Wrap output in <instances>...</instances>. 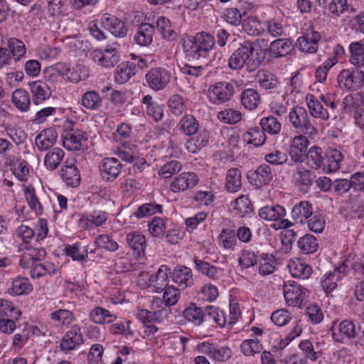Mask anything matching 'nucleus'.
Instances as JSON below:
<instances>
[{"label":"nucleus","mask_w":364,"mask_h":364,"mask_svg":"<svg viewBox=\"0 0 364 364\" xmlns=\"http://www.w3.org/2000/svg\"><path fill=\"white\" fill-rule=\"evenodd\" d=\"M217 117L221 122L235 124L242 119L240 111L232 108H226L218 112Z\"/></svg>","instance_id":"obj_54"},{"label":"nucleus","mask_w":364,"mask_h":364,"mask_svg":"<svg viewBox=\"0 0 364 364\" xmlns=\"http://www.w3.org/2000/svg\"><path fill=\"white\" fill-rule=\"evenodd\" d=\"M6 48H8L11 56L15 62L21 60L26 53L24 43L16 38H9Z\"/></svg>","instance_id":"obj_39"},{"label":"nucleus","mask_w":364,"mask_h":364,"mask_svg":"<svg viewBox=\"0 0 364 364\" xmlns=\"http://www.w3.org/2000/svg\"><path fill=\"white\" fill-rule=\"evenodd\" d=\"M149 232L153 237H161L166 232L167 222L166 219L155 217L148 225Z\"/></svg>","instance_id":"obj_62"},{"label":"nucleus","mask_w":364,"mask_h":364,"mask_svg":"<svg viewBox=\"0 0 364 364\" xmlns=\"http://www.w3.org/2000/svg\"><path fill=\"white\" fill-rule=\"evenodd\" d=\"M136 65L132 62L127 61L120 63L114 71V81L119 84L127 82L136 73Z\"/></svg>","instance_id":"obj_30"},{"label":"nucleus","mask_w":364,"mask_h":364,"mask_svg":"<svg viewBox=\"0 0 364 364\" xmlns=\"http://www.w3.org/2000/svg\"><path fill=\"white\" fill-rule=\"evenodd\" d=\"M108 218V213L104 210H96L92 212H85L80 217L78 225L85 230L90 231L103 227Z\"/></svg>","instance_id":"obj_10"},{"label":"nucleus","mask_w":364,"mask_h":364,"mask_svg":"<svg viewBox=\"0 0 364 364\" xmlns=\"http://www.w3.org/2000/svg\"><path fill=\"white\" fill-rule=\"evenodd\" d=\"M338 83L341 89L358 90L364 85V72L358 68L343 70L338 76Z\"/></svg>","instance_id":"obj_8"},{"label":"nucleus","mask_w":364,"mask_h":364,"mask_svg":"<svg viewBox=\"0 0 364 364\" xmlns=\"http://www.w3.org/2000/svg\"><path fill=\"white\" fill-rule=\"evenodd\" d=\"M58 135L53 128L43 130L35 139V143L40 151H46L52 147L57 139Z\"/></svg>","instance_id":"obj_29"},{"label":"nucleus","mask_w":364,"mask_h":364,"mask_svg":"<svg viewBox=\"0 0 364 364\" xmlns=\"http://www.w3.org/2000/svg\"><path fill=\"white\" fill-rule=\"evenodd\" d=\"M89 245H86L82 250L78 243L73 245H67L65 247L64 251L66 255L72 257L73 260L83 261L87 257L88 252H94V250H89Z\"/></svg>","instance_id":"obj_48"},{"label":"nucleus","mask_w":364,"mask_h":364,"mask_svg":"<svg viewBox=\"0 0 364 364\" xmlns=\"http://www.w3.org/2000/svg\"><path fill=\"white\" fill-rule=\"evenodd\" d=\"M141 103L145 106L147 115L156 122H160L164 117V107L154 101L151 95H145L141 99Z\"/></svg>","instance_id":"obj_27"},{"label":"nucleus","mask_w":364,"mask_h":364,"mask_svg":"<svg viewBox=\"0 0 364 364\" xmlns=\"http://www.w3.org/2000/svg\"><path fill=\"white\" fill-rule=\"evenodd\" d=\"M273 177L272 168L267 164L259 166L248 176L250 183L257 187L269 184L272 181Z\"/></svg>","instance_id":"obj_19"},{"label":"nucleus","mask_w":364,"mask_h":364,"mask_svg":"<svg viewBox=\"0 0 364 364\" xmlns=\"http://www.w3.org/2000/svg\"><path fill=\"white\" fill-rule=\"evenodd\" d=\"M309 164L312 168H318L323 162L322 149L317 146H313L306 153Z\"/></svg>","instance_id":"obj_60"},{"label":"nucleus","mask_w":364,"mask_h":364,"mask_svg":"<svg viewBox=\"0 0 364 364\" xmlns=\"http://www.w3.org/2000/svg\"><path fill=\"white\" fill-rule=\"evenodd\" d=\"M288 117L293 127L300 130L304 134L312 136L316 133V129L310 122L308 113L305 108L294 106L291 108Z\"/></svg>","instance_id":"obj_6"},{"label":"nucleus","mask_w":364,"mask_h":364,"mask_svg":"<svg viewBox=\"0 0 364 364\" xmlns=\"http://www.w3.org/2000/svg\"><path fill=\"white\" fill-rule=\"evenodd\" d=\"M12 103L21 112H27L31 105L29 93L21 88L16 89L12 95Z\"/></svg>","instance_id":"obj_40"},{"label":"nucleus","mask_w":364,"mask_h":364,"mask_svg":"<svg viewBox=\"0 0 364 364\" xmlns=\"http://www.w3.org/2000/svg\"><path fill=\"white\" fill-rule=\"evenodd\" d=\"M209 134L206 129L200 130L198 134L190 138L186 143V150L192 154H196L208 143Z\"/></svg>","instance_id":"obj_31"},{"label":"nucleus","mask_w":364,"mask_h":364,"mask_svg":"<svg viewBox=\"0 0 364 364\" xmlns=\"http://www.w3.org/2000/svg\"><path fill=\"white\" fill-rule=\"evenodd\" d=\"M100 24L116 37L122 38L127 35L125 23L114 15L102 14L100 18Z\"/></svg>","instance_id":"obj_17"},{"label":"nucleus","mask_w":364,"mask_h":364,"mask_svg":"<svg viewBox=\"0 0 364 364\" xmlns=\"http://www.w3.org/2000/svg\"><path fill=\"white\" fill-rule=\"evenodd\" d=\"M33 287L26 277H17L12 281L9 293L11 295L19 296L29 294Z\"/></svg>","instance_id":"obj_47"},{"label":"nucleus","mask_w":364,"mask_h":364,"mask_svg":"<svg viewBox=\"0 0 364 364\" xmlns=\"http://www.w3.org/2000/svg\"><path fill=\"white\" fill-rule=\"evenodd\" d=\"M350 63L358 67L364 66V42H352L349 45Z\"/></svg>","instance_id":"obj_41"},{"label":"nucleus","mask_w":364,"mask_h":364,"mask_svg":"<svg viewBox=\"0 0 364 364\" xmlns=\"http://www.w3.org/2000/svg\"><path fill=\"white\" fill-rule=\"evenodd\" d=\"M283 294L289 306H300L309 291L294 281H287L284 283Z\"/></svg>","instance_id":"obj_7"},{"label":"nucleus","mask_w":364,"mask_h":364,"mask_svg":"<svg viewBox=\"0 0 364 364\" xmlns=\"http://www.w3.org/2000/svg\"><path fill=\"white\" fill-rule=\"evenodd\" d=\"M46 255V252L42 247H27L21 256L19 265L22 268H28L31 264L43 259Z\"/></svg>","instance_id":"obj_24"},{"label":"nucleus","mask_w":364,"mask_h":364,"mask_svg":"<svg viewBox=\"0 0 364 364\" xmlns=\"http://www.w3.org/2000/svg\"><path fill=\"white\" fill-rule=\"evenodd\" d=\"M242 138L244 142L255 146H262L266 141L264 133L259 127L250 129L242 134Z\"/></svg>","instance_id":"obj_45"},{"label":"nucleus","mask_w":364,"mask_h":364,"mask_svg":"<svg viewBox=\"0 0 364 364\" xmlns=\"http://www.w3.org/2000/svg\"><path fill=\"white\" fill-rule=\"evenodd\" d=\"M90 319L95 323H109L117 319V316L109 311L97 306L93 309L90 313Z\"/></svg>","instance_id":"obj_44"},{"label":"nucleus","mask_w":364,"mask_h":364,"mask_svg":"<svg viewBox=\"0 0 364 364\" xmlns=\"http://www.w3.org/2000/svg\"><path fill=\"white\" fill-rule=\"evenodd\" d=\"M87 139V134L80 129L65 130L62 135L63 146L69 151L80 150Z\"/></svg>","instance_id":"obj_15"},{"label":"nucleus","mask_w":364,"mask_h":364,"mask_svg":"<svg viewBox=\"0 0 364 364\" xmlns=\"http://www.w3.org/2000/svg\"><path fill=\"white\" fill-rule=\"evenodd\" d=\"M259 102V95L254 89L245 90L241 94V103L247 109L252 110L256 109Z\"/></svg>","instance_id":"obj_50"},{"label":"nucleus","mask_w":364,"mask_h":364,"mask_svg":"<svg viewBox=\"0 0 364 364\" xmlns=\"http://www.w3.org/2000/svg\"><path fill=\"white\" fill-rule=\"evenodd\" d=\"M219 245L225 250H233L237 245L235 232L229 229L223 230L218 237Z\"/></svg>","instance_id":"obj_55"},{"label":"nucleus","mask_w":364,"mask_h":364,"mask_svg":"<svg viewBox=\"0 0 364 364\" xmlns=\"http://www.w3.org/2000/svg\"><path fill=\"white\" fill-rule=\"evenodd\" d=\"M122 166L115 158H105L100 165V171L102 177L107 181L115 180L121 173Z\"/></svg>","instance_id":"obj_18"},{"label":"nucleus","mask_w":364,"mask_h":364,"mask_svg":"<svg viewBox=\"0 0 364 364\" xmlns=\"http://www.w3.org/2000/svg\"><path fill=\"white\" fill-rule=\"evenodd\" d=\"M184 317L189 321L196 325H200L203 323L204 313L201 308L192 304L187 307L183 311Z\"/></svg>","instance_id":"obj_61"},{"label":"nucleus","mask_w":364,"mask_h":364,"mask_svg":"<svg viewBox=\"0 0 364 364\" xmlns=\"http://www.w3.org/2000/svg\"><path fill=\"white\" fill-rule=\"evenodd\" d=\"M260 63V58L249 41L244 42L228 59V67L233 70H238L246 66L247 70L252 71L257 69Z\"/></svg>","instance_id":"obj_2"},{"label":"nucleus","mask_w":364,"mask_h":364,"mask_svg":"<svg viewBox=\"0 0 364 364\" xmlns=\"http://www.w3.org/2000/svg\"><path fill=\"white\" fill-rule=\"evenodd\" d=\"M349 271L348 261L343 262L339 267L325 273L321 278V286L326 294H329L341 285V282Z\"/></svg>","instance_id":"obj_5"},{"label":"nucleus","mask_w":364,"mask_h":364,"mask_svg":"<svg viewBox=\"0 0 364 364\" xmlns=\"http://www.w3.org/2000/svg\"><path fill=\"white\" fill-rule=\"evenodd\" d=\"M154 27L149 23H142L139 26L134 36V41L140 46H148L153 41Z\"/></svg>","instance_id":"obj_33"},{"label":"nucleus","mask_w":364,"mask_h":364,"mask_svg":"<svg viewBox=\"0 0 364 364\" xmlns=\"http://www.w3.org/2000/svg\"><path fill=\"white\" fill-rule=\"evenodd\" d=\"M259 215L261 218L277 222L286 215V210L281 205H266L260 208Z\"/></svg>","instance_id":"obj_35"},{"label":"nucleus","mask_w":364,"mask_h":364,"mask_svg":"<svg viewBox=\"0 0 364 364\" xmlns=\"http://www.w3.org/2000/svg\"><path fill=\"white\" fill-rule=\"evenodd\" d=\"M168 313L169 310L166 307H161L154 311L147 309H139L136 314V317L144 323L152 321L161 322L167 317Z\"/></svg>","instance_id":"obj_26"},{"label":"nucleus","mask_w":364,"mask_h":364,"mask_svg":"<svg viewBox=\"0 0 364 364\" xmlns=\"http://www.w3.org/2000/svg\"><path fill=\"white\" fill-rule=\"evenodd\" d=\"M311 204L308 201H301L294 206L291 215L294 220L303 223L312 214Z\"/></svg>","instance_id":"obj_46"},{"label":"nucleus","mask_w":364,"mask_h":364,"mask_svg":"<svg viewBox=\"0 0 364 364\" xmlns=\"http://www.w3.org/2000/svg\"><path fill=\"white\" fill-rule=\"evenodd\" d=\"M298 247L304 254H311L316 251L318 242L316 238L310 234H306L299 239Z\"/></svg>","instance_id":"obj_56"},{"label":"nucleus","mask_w":364,"mask_h":364,"mask_svg":"<svg viewBox=\"0 0 364 364\" xmlns=\"http://www.w3.org/2000/svg\"><path fill=\"white\" fill-rule=\"evenodd\" d=\"M156 27L164 39L173 41L177 38L178 33L168 18L164 16L159 18L156 21Z\"/></svg>","instance_id":"obj_42"},{"label":"nucleus","mask_w":364,"mask_h":364,"mask_svg":"<svg viewBox=\"0 0 364 364\" xmlns=\"http://www.w3.org/2000/svg\"><path fill=\"white\" fill-rule=\"evenodd\" d=\"M306 102L312 117L319 118L323 120H327L329 119L328 112L320 104L317 97L312 94H307L306 95Z\"/></svg>","instance_id":"obj_32"},{"label":"nucleus","mask_w":364,"mask_h":364,"mask_svg":"<svg viewBox=\"0 0 364 364\" xmlns=\"http://www.w3.org/2000/svg\"><path fill=\"white\" fill-rule=\"evenodd\" d=\"M171 269L166 265H161L157 272L151 275L141 274L138 283L142 288L150 289L152 292L160 293L168 287Z\"/></svg>","instance_id":"obj_3"},{"label":"nucleus","mask_w":364,"mask_h":364,"mask_svg":"<svg viewBox=\"0 0 364 364\" xmlns=\"http://www.w3.org/2000/svg\"><path fill=\"white\" fill-rule=\"evenodd\" d=\"M320 39L321 36L319 33L311 31L297 39V46L302 52L314 53L318 50L317 44Z\"/></svg>","instance_id":"obj_22"},{"label":"nucleus","mask_w":364,"mask_h":364,"mask_svg":"<svg viewBox=\"0 0 364 364\" xmlns=\"http://www.w3.org/2000/svg\"><path fill=\"white\" fill-rule=\"evenodd\" d=\"M34 105L42 104L51 95L48 86L41 80H36L28 84Z\"/></svg>","instance_id":"obj_21"},{"label":"nucleus","mask_w":364,"mask_h":364,"mask_svg":"<svg viewBox=\"0 0 364 364\" xmlns=\"http://www.w3.org/2000/svg\"><path fill=\"white\" fill-rule=\"evenodd\" d=\"M173 282L181 289H186L193 283L192 270L185 266H178L173 272Z\"/></svg>","instance_id":"obj_28"},{"label":"nucleus","mask_w":364,"mask_h":364,"mask_svg":"<svg viewBox=\"0 0 364 364\" xmlns=\"http://www.w3.org/2000/svg\"><path fill=\"white\" fill-rule=\"evenodd\" d=\"M194 264L195 268L198 272L211 279L217 280L223 274V269L214 266L208 262L196 259Z\"/></svg>","instance_id":"obj_36"},{"label":"nucleus","mask_w":364,"mask_h":364,"mask_svg":"<svg viewBox=\"0 0 364 364\" xmlns=\"http://www.w3.org/2000/svg\"><path fill=\"white\" fill-rule=\"evenodd\" d=\"M291 43L286 39L274 41L269 47L270 53L275 57L284 56L290 52Z\"/></svg>","instance_id":"obj_59"},{"label":"nucleus","mask_w":364,"mask_h":364,"mask_svg":"<svg viewBox=\"0 0 364 364\" xmlns=\"http://www.w3.org/2000/svg\"><path fill=\"white\" fill-rule=\"evenodd\" d=\"M199 181V176L195 172L184 171L173 178L170 190L173 193L184 192L196 186Z\"/></svg>","instance_id":"obj_13"},{"label":"nucleus","mask_w":364,"mask_h":364,"mask_svg":"<svg viewBox=\"0 0 364 364\" xmlns=\"http://www.w3.org/2000/svg\"><path fill=\"white\" fill-rule=\"evenodd\" d=\"M240 350L246 356H252L262 350V345L257 339H247L240 344Z\"/></svg>","instance_id":"obj_58"},{"label":"nucleus","mask_w":364,"mask_h":364,"mask_svg":"<svg viewBox=\"0 0 364 364\" xmlns=\"http://www.w3.org/2000/svg\"><path fill=\"white\" fill-rule=\"evenodd\" d=\"M24 196L28 205L32 212L36 215H41L43 213V208L39 198L36 195L35 189L31 186L24 188Z\"/></svg>","instance_id":"obj_37"},{"label":"nucleus","mask_w":364,"mask_h":364,"mask_svg":"<svg viewBox=\"0 0 364 364\" xmlns=\"http://www.w3.org/2000/svg\"><path fill=\"white\" fill-rule=\"evenodd\" d=\"M197 350L207 355L210 359L217 362H225L232 355V350L228 346H221L210 342H203L197 346Z\"/></svg>","instance_id":"obj_11"},{"label":"nucleus","mask_w":364,"mask_h":364,"mask_svg":"<svg viewBox=\"0 0 364 364\" xmlns=\"http://www.w3.org/2000/svg\"><path fill=\"white\" fill-rule=\"evenodd\" d=\"M235 93L232 83L220 81L210 85L207 90L208 101L213 105H221L230 101Z\"/></svg>","instance_id":"obj_4"},{"label":"nucleus","mask_w":364,"mask_h":364,"mask_svg":"<svg viewBox=\"0 0 364 364\" xmlns=\"http://www.w3.org/2000/svg\"><path fill=\"white\" fill-rule=\"evenodd\" d=\"M207 316L213 319L220 327L228 325V317L225 313L218 307L210 306L206 309Z\"/></svg>","instance_id":"obj_64"},{"label":"nucleus","mask_w":364,"mask_h":364,"mask_svg":"<svg viewBox=\"0 0 364 364\" xmlns=\"http://www.w3.org/2000/svg\"><path fill=\"white\" fill-rule=\"evenodd\" d=\"M242 187V176L238 168H232L227 171L225 188L229 192H237Z\"/></svg>","instance_id":"obj_43"},{"label":"nucleus","mask_w":364,"mask_h":364,"mask_svg":"<svg viewBox=\"0 0 364 364\" xmlns=\"http://www.w3.org/2000/svg\"><path fill=\"white\" fill-rule=\"evenodd\" d=\"M215 44L213 36L201 32L193 37L188 36L183 40V50L189 60L205 58Z\"/></svg>","instance_id":"obj_1"},{"label":"nucleus","mask_w":364,"mask_h":364,"mask_svg":"<svg viewBox=\"0 0 364 364\" xmlns=\"http://www.w3.org/2000/svg\"><path fill=\"white\" fill-rule=\"evenodd\" d=\"M83 342V336L80 326L74 325L62 338L60 343V349L64 352L75 350L77 349Z\"/></svg>","instance_id":"obj_16"},{"label":"nucleus","mask_w":364,"mask_h":364,"mask_svg":"<svg viewBox=\"0 0 364 364\" xmlns=\"http://www.w3.org/2000/svg\"><path fill=\"white\" fill-rule=\"evenodd\" d=\"M13 174L20 181H27L30 175V166L24 160L18 161L11 168Z\"/></svg>","instance_id":"obj_63"},{"label":"nucleus","mask_w":364,"mask_h":364,"mask_svg":"<svg viewBox=\"0 0 364 364\" xmlns=\"http://www.w3.org/2000/svg\"><path fill=\"white\" fill-rule=\"evenodd\" d=\"M126 242L137 255L144 253L146 247L145 236L139 231H134L126 235Z\"/></svg>","instance_id":"obj_34"},{"label":"nucleus","mask_w":364,"mask_h":364,"mask_svg":"<svg viewBox=\"0 0 364 364\" xmlns=\"http://www.w3.org/2000/svg\"><path fill=\"white\" fill-rule=\"evenodd\" d=\"M91 56L96 63L105 68H112L120 60L119 50L114 44L107 46L103 50H94Z\"/></svg>","instance_id":"obj_12"},{"label":"nucleus","mask_w":364,"mask_h":364,"mask_svg":"<svg viewBox=\"0 0 364 364\" xmlns=\"http://www.w3.org/2000/svg\"><path fill=\"white\" fill-rule=\"evenodd\" d=\"M287 268L290 274L295 278L308 279L312 273V269L304 260L293 258L288 262Z\"/></svg>","instance_id":"obj_20"},{"label":"nucleus","mask_w":364,"mask_h":364,"mask_svg":"<svg viewBox=\"0 0 364 364\" xmlns=\"http://www.w3.org/2000/svg\"><path fill=\"white\" fill-rule=\"evenodd\" d=\"M178 127L181 132L187 136H191L197 133L199 124L193 116L185 115L180 120Z\"/></svg>","instance_id":"obj_49"},{"label":"nucleus","mask_w":364,"mask_h":364,"mask_svg":"<svg viewBox=\"0 0 364 364\" xmlns=\"http://www.w3.org/2000/svg\"><path fill=\"white\" fill-rule=\"evenodd\" d=\"M309 145V139L303 135L291 138L289 140L288 148V154L291 160L295 163L303 162L306 156Z\"/></svg>","instance_id":"obj_14"},{"label":"nucleus","mask_w":364,"mask_h":364,"mask_svg":"<svg viewBox=\"0 0 364 364\" xmlns=\"http://www.w3.org/2000/svg\"><path fill=\"white\" fill-rule=\"evenodd\" d=\"M356 336L355 324L352 321L344 320L341 321L333 333V338L336 342L343 343L345 339H350Z\"/></svg>","instance_id":"obj_23"},{"label":"nucleus","mask_w":364,"mask_h":364,"mask_svg":"<svg viewBox=\"0 0 364 364\" xmlns=\"http://www.w3.org/2000/svg\"><path fill=\"white\" fill-rule=\"evenodd\" d=\"M61 177L69 186L75 187L80 184V172L73 161H65L61 169Z\"/></svg>","instance_id":"obj_25"},{"label":"nucleus","mask_w":364,"mask_h":364,"mask_svg":"<svg viewBox=\"0 0 364 364\" xmlns=\"http://www.w3.org/2000/svg\"><path fill=\"white\" fill-rule=\"evenodd\" d=\"M64 157V151L59 148H54L48 151L44 158V165L48 170H55Z\"/></svg>","instance_id":"obj_51"},{"label":"nucleus","mask_w":364,"mask_h":364,"mask_svg":"<svg viewBox=\"0 0 364 364\" xmlns=\"http://www.w3.org/2000/svg\"><path fill=\"white\" fill-rule=\"evenodd\" d=\"M258 262L259 273L262 276L271 274L277 269V262L272 255L263 254Z\"/></svg>","instance_id":"obj_52"},{"label":"nucleus","mask_w":364,"mask_h":364,"mask_svg":"<svg viewBox=\"0 0 364 364\" xmlns=\"http://www.w3.org/2000/svg\"><path fill=\"white\" fill-rule=\"evenodd\" d=\"M171 73L163 68H151L145 75L146 82L149 88L154 91L164 90L171 80Z\"/></svg>","instance_id":"obj_9"},{"label":"nucleus","mask_w":364,"mask_h":364,"mask_svg":"<svg viewBox=\"0 0 364 364\" xmlns=\"http://www.w3.org/2000/svg\"><path fill=\"white\" fill-rule=\"evenodd\" d=\"M82 105L89 109H97L102 105V98L95 91H87L82 96Z\"/></svg>","instance_id":"obj_57"},{"label":"nucleus","mask_w":364,"mask_h":364,"mask_svg":"<svg viewBox=\"0 0 364 364\" xmlns=\"http://www.w3.org/2000/svg\"><path fill=\"white\" fill-rule=\"evenodd\" d=\"M343 156L341 151L331 149L329 151L327 159V165L323 167V171L326 173H332L338 171L340 168Z\"/></svg>","instance_id":"obj_53"},{"label":"nucleus","mask_w":364,"mask_h":364,"mask_svg":"<svg viewBox=\"0 0 364 364\" xmlns=\"http://www.w3.org/2000/svg\"><path fill=\"white\" fill-rule=\"evenodd\" d=\"M28 269H30V274L34 279L46 275H54L58 272V268L54 264L50 262H45L43 264L35 262L31 264V267Z\"/></svg>","instance_id":"obj_38"}]
</instances>
